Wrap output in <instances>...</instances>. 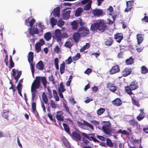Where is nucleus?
<instances>
[{
	"label": "nucleus",
	"mask_w": 148,
	"mask_h": 148,
	"mask_svg": "<svg viewBox=\"0 0 148 148\" xmlns=\"http://www.w3.org/2000/svg\"><path fill=\"white\" fill-rule=\"evenodd\" d=\"M106 23L103 20H99L96 22L92 24L91 25L90 29L91 30L94 32L97 30L103 32L106 28Z\"/></svg>",
	"instance_id": "obj_1"
},
{
	"label": "nucleus",
	"mask_w": 148,
	"mask_h": 148,
	"mask_svg": "<svg viewBox=\"0 0 148 148\" xmlns=\"http://www.w3.org/2000/svg\"><path fill=\"white\" fill-rule=\"evenodd\" d=\"M35 20L34 19H31L30 18L26 20L25 21V24L29 26V27L28 28V30L29 34L34 36V34H38L39 33V31L37 28L36 25H34L33 27V25L35 23Z\"/></svg>",
	"instance_id": "obj_2"
},
{
	"label": "nucleus",
	"mask_w": 148,
	"mask_h": 148,
	"mask_svg": "<svg viewBox=\"0 0 148 148\" xmlns=\"http://www.w3.org/2000/svg\"><path fill=\"white\" fill-rule=\"evenodd\" d=\"M40 84V77L37 76L36 80H34L31 86V91L32 96H35L37 91L36 89L39 88Z\"/></svg>",
	"instance_id": "obj_3"
},
{
	"label": "nucleus",
	"mask_w": 148,
	"mask_h": 148,
	"mask_svg": "<svg viewBox=\"0 0 148 148\" xmlns=\"http://www.w3.org/2000/svg\"><path fill=\"white\" fill-rule=\"evenodd\" d=\"M78 31L80 33L81 36L85 37L89 35L90 33L89 29L85 27L82 26L79 27Z\"/></svg>",
	"instance_id": "obj_4"
},
{
	"label": "nucleus",
	"mask_w": 148,
	"mask_h": 148,
	"mask_svg": "<svg viewBox=\"0 0 148 148\" xmlns=\"http://www.w3.org/2000/svg\"><path fill=\"white\" fill-rule=\"evenodd\" d=\"M92 3V0H82L81 2H79L78 3L80 4L81 3L83 5H84L88 3L84 6V10H88L91 8Z\"/></svg>",
	"instance_id": "obj_5"
},
{
	"label": "nucleus",
	"mask_w": 148,
	"mask_h": 148,
	"mask_svg": "<svg viewBox=\"0 0 148 148\" xmlns=\"http://www.w3.org/2000/svg\"><path fill=\"white\" fill-rule=\"evenodd\" d=\"M54 38L59 42H60L62 40V34L59 29H56L54 33Z\"/></svg>",
	"instance_id": "obj_6"
},
{
	"label": "nucleus",
	"mask_w": 148,
	"mask_h": 148,
	"mask_svg": "<svg viewBox=\"0 0 148 148\" xmlns=\"http://www.w3.org/2000/svg\"><path fill=\"white\" fill-rule=\"evenodd\" d=\"M12 72L13 73L12 75L16 80L15 82H17L21 75V71H18L17 70H16L14 69L12 70Z\"/></svg>",
	"instance_id": "obj_7"
},
{
	"label": "nucleus",
	"mask_w": 148,
	"mask_h": 148,
	"mask_svg": "<svg viewBox=\"0 0 148 148\" xmlns=\"http://www.w3.org/2000/svg\"><path fill=\"white\" fill-rule=\"evenodd\" d=\"M66 9H64L62 11L63 16L64 20H67L70 17L71 11L70 10L66 11Z\"/></svg>",
	"instance_id": "obj_8"
},
{
	"label": "nucleus",
	"mask_w": 148,
	"mask_h": 148,
	"mask_svg": "<svg viewBox=\"0 0 148 148\" xmlns=\"http://www.w3.org/2000/svg\"><path fill=\"white\" fill-rule=\"evenodd\" d=\"M134 3L133 0L126 1L127 8L125 9V11L128 12L130 11L132 9V4Z\"/></svg>",
	"instance_id": "obj_9"
},
{
	"label": "nucleus",
	"mask_w": 148,
	"mask_h": 148,
	"mask_svg": "<svg viewBox=\"0 0 148 148\" xmlns=\"http://www.w3.org/2000/svg\"><path fill=\"white\" fill-rule=\"evenodd\" d=\"M71 136V137H73L75 139V140L77 141L80 140L82 139L80 134L76 131L73 132Z\"/></svg>",
	"instance_id": "obj_10"
},
{
	"label": "nucleus",
	"mask_w": 148,
	"mask_h": 148,
	"mask_svg": "<svg viewBox=\"0 0 148 148\" xmlns=\"http://www.w3.org/2000/svg\"><path fill=\"white\" fill-rule=\"evenodd\" d=\"M81 134L83 136H84L85 138H87L89 140H90L91 139L93 140V141H94L95 142H99V140H97L96 138L92 136H90L89 135H88V134H86V133L84 132H81Z\"/></svg>",
	"instance_id": "obj_11"
},
{
	"label": "nucleus",
	"mask_w": 148,
	"mask_h": 148,
	"mask_svg": "<svg viewBox=\"0 0 148 148\" xmlns=\"http://www.w3.org/2000/svg\"><path fill=\"white\" fill-rule=\"evenodd\" d=\"M129 123L130 125L132 127H134L135 126H136L137 127L139 126V130L140 131L141 130L140 126H139V124L138 123L137 121L135 120L134 119L131 120L129 121Z\"/></svg>",
	"instance_id": "obj_12"
},
{
	"label": "nucleus",
	"mask_w": 148,
	"mask_h": 148,
	"mask_svg": "<svg viewBox=\"0 0 148 148\" xmlns=\"http://www.w3.org/2000/svg\"><path fill=\"white\" fill-rule=\"evenodd\" d=\"M92 12L94 16H100L102 14L103 11L101 9H96L93 10Z\"/></svg>",
	"instance_id": "obj_13"
},
{
	"label": "nucleus",
	"mask_w": 148,
	"mask_h": 148,
	"mask_svg": "<svg viewBox=\"0 0 148 148\" xmlns=\"http://www.w3.org/2000/svg\"><path fill=\"white\" fill-rule=\"evenodd\" d=\"M120 71L119 67L118 65H116L112 67L110 71V73L113 74L119 72Z\"/></svg>",
	"instance_id": "obj_14"
},
{
	"label": "nucleus",
	"mask_w": 148,
	"mask_h": 148,
	"mask_svg": "<svg viewBox=\"0 0 148 148\" xmlns=\"http://www.w3.org/2000/svg\"><path fill=\"white\" fill-rule=\"evenodd\" d=\"M60 8L59 6L57 7L54 10L53 16L55 17L59 18L60 16Z\"/></svg>",
	"instance_id": "obj_15"
},
{
	"label": "nucleus",
	"mask_w": 148,
	"mask_h": 148,
	"mask_svg": "<svg viewBox=\"0 0 148 148\" xmlns=\"http://www.w3.org/2000/svg\"><path fill=\"white\" fill-rule=\"evenodd\" d=\"M62 111L58 112L56 115L57 119L59 121H63L64 120V116L62 114Z\"/></svg>",
	"instance_id": "obj_16"
},
{
	"label": "nucleus",
	"mask_w": 148,
	"mask_h": 148,
	"mask_svg": "<svg viewBox=\"0 0 148 148\" xmlns=\"http://www.w3.org/2000/svg\"><path fill=\"white\" fill-rule=\"evenodd\" d=\"M138 86L137 83L135 82H132L130 85L129 88L130 90H134L138 88Z\"/></svg>",
	"instance_id": "obj_17"
},
{
	"label": "nucleus",
	"mask_w": 148,
	"mask_h": 148,
	"mask_svg": "<svg viewBox=\"0 0 148 148\" xmlns=\"http://www.w3.org/2000/svg\"><path fill=\"white\" fill-rule=\"evenodd\" d=\"M114 38L117 42L120 43L123 39V35L121 33L116 34L114 35Z\"/></svg>",
	"instance_id": "obj_18"
},
{
	"label": "nucleus",
	"mask_w": 148,
	"mask_h": 148,
	"mask_svg": "<svg viewBox=\"0 0 148 148\" xmlns=\"http://www.w3.org/2000/svg\"><path fill=\"white\" fill-rule=\"evenodd\" d=\"M80 36L81 35L79 32L75 33L73 36L74 40L76 43L78 42Z\"/></svg>",
	"instance_id": "obj_19"
},
{
	"label": "nucleus",
	"mask_w": 148,
	"mask_h": 148,
	"mask_svg": "<svg viewBox=\"0 0 148 148\" xmlns=\"http://www.w3.org/2000/svg\"><path fill=\"white\" fill-rule=\"evenodd\" d=\"M132 70L131 69L125 68L122 72V75L124 77L129 75L131 73Z\"/></svg>",
	"instance_id": "obj_20"
},
{
	"label": "nucleus",
	"mask_w": 148,
	"mask_h": 148,
	"mask_svg": "<svg viewBox=\"0 0 148 148\" xmlns=\"http://www.w3.org/2000/svg\"><path fill=\"white\" fill-rule=\"evenodd\" d=\"M36 67L39 70H43L44 67V65L43 62L41 60L39 61L36 64Z\"/></svg>",
	"instance_id": "obj_21"
},
{
	"label": "nucleus",
	"mask_w": 148,
	"mask_h": 148,
	"mask_svg": "<svg viewBox=\"0 0 148 148\" xmlns=\"http://www.w3.org/2000/svg\"><path fill=\"white\" fill-rule=\"evenodd\" d=\"M63 142L67 148H73L65 137H63Z\"/></svg>",
	"instance_id": "obj_22"
},
{
	"label": "nucleus",
	"mask_w": 148,
	"mask_h": 148,
	"mask_svg": "<svg viewBox=\"0 0 148 148\" xmlns=\"http://www.w3.org/2000/svg\"><path fill=\"white\" fill-rule=\"evenodd\" d=\"M2 115L3 117L8 120V117L9 116V111L8 110H4L2 112Z\"/></svg>",
	"instance_id": "obj_23"
},
{
	"label": "nucleus",
	"mask_w": 148,
	"mask_h": 148,
	"mask_svg": "<svg viewBox=\"0 0 148 148\" xmlns=\"http://www.w3.org/2000/svg\"><path fill=\"white\" fill-rule=\"evenodd\" d=\"M102 129L106 134L109 135H111L112 134V132L110 128H108L106 126H102Z\"/></svg>",
	"instance_id": "obj_24"
},
{
	"label": "nucleus",
	"mask_w": 148,
	"mask_h": 148,
	"mask_svg": "<svg viewBox=\"0 0 148 148\" xmlns=\"http://www.w3.org/2000/svg\"><path fill=\"white\" fill-rule=\"evenodd\" d=\"M44 37L47 41H49L51 39V34L49 32H47L44 34Z\"/></svg>",
	"instance_id": "obj_25"
},
{
	"label": "nucleus",
	"mask_w": 148,
	"mask_h": 148,
	"mask_svg": "<svg viewBox=\"0 0 148 148\" xmlns=\"http://www.w3.org/2000/svg\"><path fill=\"white\" fill-rule=\"evenodd\" d=\"M113 104L116 106H119L122 104L121 99L119 98H117L112 101Z\"/></svg>",
	"instance_id": "obj_26"
},
{
	"label": "nucleus",
	"mask_w": 148,
	"mask_h": 148,
	"mask_svg": "<svg viewBox=\"0 0 148 148\" xmlns=\"http://www.w3.org/2000/svg\"><path fill=\"white\" fill-rule=\"evenodd\" d=\"M107 86L110 90L113 92H114L117 89L116 86H113L112 84H108Z\"/></svg>",
	"instance_id": "obj_27"
},
{
	"label": "nucleus",
	"mask_w": 148,
	"mask_h": 148,
	"mask_svg": "<svg viewBox=\"0 0 148 148\" xmlns=\"http://www.w3.org/2000/svg\"><path fill=\"white\" fill-rule=\"evenodd\" d=\"M83 11V9L82 8L79 7L77 8L75 12V16L76 17L79 16Z\"/></svg>",
	"instance_id": "obj_28"
},
{
	"label": "nucleus",
	"mask_w": 148,
	"mask_h": 148,
	"mask_svg": "<svg viewBox=\"0 0 148 148\" xmlns=\"http://www.w3.org/2000/svg\"><path fill=\"white\" fill-rule=\"evenodd\" d=\"M34 53L32 52H29L28 54V59L29 63L33 62V60Z\"/></svg>",
	"instance_id": "obj_29"
},
{
	"label": "nucleus",
	"mask_w": 148,
	"mask_h": 148,
	"mask_svg": "<svg viewBox=\"0 0 148 148\" xmlns=\"http://www.w3.org/2000/svg\"><path fill=\"white\" fill-rule=\"evenodd\" d=\"M63 125L64 127V129L65 131L67 133L70 135L71 136V132L70 131V129L68 126L67 124L65 123H63Z\"/></svg>",
	"instance_id": "obj_30"
},
{
	"label": "nucleus",
	"mask_w": 148,
	"mask_h": 148,
	"mask_svg": "<svg viewBox=\"0 0 148 148\" xmlns=\"http://www.w3.org/2000/svg\"><path fill=\"white\" fill-rule=\"evenodd\" d=\"M138 43V44H140L142 42L143 40V37L142 35L140 34H138L136 36Z\"/></svg>",
	"instance_id": "obj_31"
},
{
	"label": "nucleus",
	"mask_w": 148,
	"mask_h": 148,
	"mask_svg": "<svg viewBox=\"0 0 148 148\" xmlns=\"http://www.w3.org/2000/svg\"><path fill=\"white\" fill-rule=\"evenodd\" d=\"M36 103L35 102H32V107L34 113V114H37V115L38 116V114L36 110Z\"/></svg>",
	"instance_id": "obj_32"
},
{
	"label": "nucleus",
	"mask_w": 148,
	"mask_h": 148,
	"mask_svg": "<svg viewBox=\"0 0 148 148\" xmlns=\"http://www.w3.org/2000/svg\"><path fill=\"white\" fill-rule=\"evenodd\" d=\"M41 82L43 84V86L45 88H46L47 87V81L45 77H41Z\"/></svg>",
	"instance_id": "obj_33"
},
{
	"label": "nucleus",
	"mask_w": 148,
	"mask_h": 148,
	"mask_svg": "<svg viewBox=\"0 0 148 148\" xmlns=\"http://www.w3.org/2000/svg\"><path fill=\"white\" fill-rule=\"evenodd\" d=\"M65 67V64L64 62H63L60 65V72L61 74H62L64 72Z\"/></svg>",
	"instance_id": "obj_34"
},
{
	"label": "nucleus",
	"mask_w": 148,
	"mask_h": 148,
	"mask_svg": "<svg viewBox=\"0 0 148 148\" xmlns=\"http://www.w3.org/2000/svg\"><path fill=\"white\" fill-rule=\"evenodd\" d=\"M42 98L45 104H47L48 101V99L47 95L45 92H43L42 95Z\"/></svg>",
	"instance_id": "obj_35"
},
{
	"label": "nucleus",
	"mask_w": 148,
	"mask_h": 148,
	"mask_svg": "<svg viewBox=\"0 0 148 148\" xmlns=\"http://www.w3.org/2000/svg\"><path fill=\"white\" fill-rule=\"evenodd\" d=\"M113 40L110 38L105 41V44L106 45L111 46L113 43Z\"/></svg>",
	"instance_id": "obj_36"
},
{
	"label": "nucleus",
	"mask_w": 148,
	"mask_h": 148,
	"mask_svg": "<svg viewBox=\"0 0 148 148\" xmlns=\"http://www.w3.org/2000/svg\"><path fill=\"white\" fill-rule=\"evenodd\" d=\"M134 61V59L132 57H130L128 59H127L125 60L126 64L127 65L132 64Z\"/></svg>",
	"instance_id": "obj_37"
},
{
	"label": "nucleus",
	"mask_w": 148,
	"mask_h": 148,
	"mask_svg": "<svg viewBox=\"0 0 148 148\" xmlns=\"http://www.w3.org/2000/svg\"><path fill=\"white\" fill-rule=\"evenodd\" d=\"M72 28L73 29L75 30L77 28V23L75 21H74L71 23Z\"/></svg>",
	"instance_id": "obj_38"
},
{
	"label": "nucleus",
	"mask_w": 148,
	"mask_h": 148,
	"mask_svg": "<svg viewBox=\"0 0 148 148\" xmlns=\"http://www.w3.org/2000/svg\"><path fill=\"white\" fill-rule=\"evenodd\" d=\"M57 22V20L55 19L54 17L51 18L50 19V23L53 27L54 25L56 24Z\"/></svg>",
	"instance_id": "obj_39"
},
{
	"label": "nucleus",
	"mask_w": 148,
	"mask_h": 148,
	"mask_svg": "<svg viewBox=\"0 0 148 148\" xmlns=\"http://www.w3.org/2000/svg\"><path fill=\"white\" fill-rule=\"evenodd\" d=\"M141 72L142 74L147 73L148 72V69L145 66L141 67Z\"/></svg>",
	"instance_id": "obj_40"
},
{
	"label": "nucleus",
	"mask_w": 148,
	"mask_h": 148,
	"mask_svg": "<svg viewBox=\"0 0 148 148\" xmlns=\"http://www.w3.org/2000/svg\"><path fill=\"white\" fill-rule=\"evenodd\" d=\"M106 139L107 145L111 147H113L114 144L111 140L109 138H106Z\"/></svg>",
	"instance_id": "obj_41"
},
{
	"label": "nucleus",
	"mask_w": 148,
	"mask_h": 148,
	"mask_svg": "<svg viewBox=\"0 0 148 148\" xmlns=\"http://www.w3.org/2000/svg\"><path fill=\"white\" fill-rule=\"evenodd\" d=\"M125 90H126V92L128 94H129V95H130L131 96V97L132 98L133 97L132 96V95H134L133 93L132 92V90L129 89V88L128 86H127L125 87Z\"/></svg>",
	"instance_id": "obj_42"
},
{
	"label": "nucleus",
	"mask_w": 148,
	"mask_h": 148,
	"mask_svg": "<svg viewBox=\"0 0 148 148\" xmlns=\"http://www.w3.org/2000/svg\"><path fill=\"white\" fill-rule=\"evenodd\" d=\"M90 47V44L89 43H87L86 44L84 45L83 47L81 48L80 49V52H83L84 50L86 49H87L89 48Z\"/></svg>",
	"instance_id": "obj_43"
},
{
	"label": "nucleus",
	"mask_w": 148,
	"mask_h": 148,
	"mask_svg": "<svg viewBox=\"0 0 148 148\" xmlns=\"http://www.w3.org/2000/svg\"><path fill=\"white\" fill-rule=\"evenodd\" d=\"M83 123H84L85 125L87 126L92 130L94 129V127L92 124L84 120H83Z\"/></svg>",
	"instance_id": "obj_44"
},
{
	"label": "nucleus",
	"mask_w": 148,
	"mask_h": 148,
	"mask_svg": "<svg viewBox=\"0 0 148 148\" xmlns=\"http://www.w3.org/2000/svg\"><path fill=\"white\" fill-rule=\"evenodd\" d=\"M145 114H143V113H140L139 115L137 117V120L140 121L142 120L145 117Z\"/></svg>",
	"instance_id": "obj_45"
},
{
	"label": "nucleus",
	"mask_w": 148,
	"mask_h": 148,
	"mask_svg": "<svg viewBox=\"0 0 148 148\" xmlns=\"http://www.w3.org/2000/svg\"><path fill=\"white\" fill-rule=\"evenodd\" d=\"M10 68H12L14 66V63L12 60V56H10Z\"/></svg>",
	"instance_id": "obj_46"
},
{
	"label": "nucleus",
	"mask_w": 148,
	"mask_h": 148,
	"mask_svg": "<svg viewBox=\"0 0 148 148\" xmlns=\"http://www.w3.org/2000/svg\"><path fill=\"white\" fill-rule=\"evenodd\" d=\"M80 57V53H77L75 56L72 57V59L74 61H76L78 60Z\"/></svg>",
	"instance_id": "obj_47"
},
{
	"label": "nucleus",
	"mask_w": 148,
	"mask_h": 148,
	"mask_svg": "<svg viewBox=\"0 0 148 148\" xmlns=\"http://www.w3.org/2000/svg\"><path fill=\"white\" fill-rule=\"evenodd\" d=\"M132 101L134 105L138 107H139L140 106V105L138 102L137 101L136 99L134 98H132Z\"/></svg>",
	"instance_id": "obj_48"
},
{
	"label": "nucleus",
	"mask_w": 148,
	"mask_h": 148,
	"mask_svg": "<svg viewBox=\"0 0 148 148\" xmlns=\"http://www.w3.org/2000/svg\"><path fill=\"white\" fill-rule=\"evenodd\" d=\"M41 46L36 43L35 45V49L37 52L38 53L41 50Z\"/></svg>",
	"instance_id": "obj_49"
},
{
	"label": "nucleus",
	"mask_w": 148,
	"mask_h": 148,
	"mask_svg": "<svg viewBox=\"0 0 148 148\" xmlns=\"http://www.w3.org/2000/svg\"><path fill=\"white\" fill-rule=\"evenodd\" d=\"M72 44L71 42L69 41H67L64 45V46L66 47L70 48L72 46Z\"/></svg>",
	"instance_id": "obj_50"
},
{
	"label": "nucleus",
	"mask_w": 148,
	"mask_h": 148,
	"mask_svg": "<svg viewBox=\"0 0 148 148\" xmlns=\"http://www.w3.org/2000/svg\"><path fill=\"white\" fill-rule=\"evenodd\" d=\"M60 88H58V91L64 92L65 91V89L64 88V86L62 83L60 84Z\"/></svg>",
	"instance_id": "obj_51"
},
{
	"label": "nucleus",
	"mask_w": 148,
	"mask_h": 148,
	"mask_svg": "<svg viewBox=\"0 0 148 148\" xmlns=\"http://www.w3.org/2000/svg\"><path fill=\"white\" fill-rule=\"evenodd\" d=\"M105 111V109L103 108H100L97 111V113L98 115L102 114Z\"/></svg>",
	"instance_id": "obj_52"
},
{
	"label": "nucleus",
	"mask_w": 148,
	"mask_h": 148,
	"mask_svg": "<svg viewBox=\"0 0 148 148\" xmlns=\"http://www.w3.org/2000/svg\"><path fill=\"white\" fill-rule=\"evenodd\" d=\"M50 104L52 108H56L57 107V104H56L53 100H51Z\"/></svg>",
	"instance_id": "obj_53"
},
{
	"label": "nucleus",
	"mask_w": 148,
	"mask_h": 148,
	"mask_svg": "<svg viewBox=\"0 0 148 148\" xmlns=\"http://www.w3.org/2000/svg\"><path fill=\"white\" fill-rule=\"evenodd\" d=\"M30 66V69H31L32 73H33L34 72V64L32 63V62L29 63Z\"/></svg>",
	"instance_id": "obj_54"
},
{
	"label": "nucleus",
	"mask_w": 148,
	"mask_h": 148,
	"mask_svg": "<svg viewBox=\"0 0 148 148\" xmlns=\"http://www.w3.org/2000/svg\"><path fill=\"white\" fill-rule=\"evenodd\" d=\"M96 137L99 140L103 141H105L106 140V138H104L103 136H101L97 135Z\"/></svg>",
	"instance_id": "obj_55"
},
{
	"label": "nucleus",
	"mask_w": 148,
	"mask_h": 148,
	"mask_svg": "<svg viewBox=\"0 0 148 148\" xmlns=\"http://www.w3.org/2000/svg\"><path fill=\"white\" fill-rule=\"evenodd\" d=\"M64 22L63 21H59L57 25L59 27H61L64 24Z\"/></svg>",
	"instance_id": "obj_56"
},
{
	"label": "nucleus",
	"mask_w": 148,
	"mask_h": 148,
	"mask_svg": "<svg viewBox=\"0 0 148 148\" xmlns=\"http://www.w3.org/2000/svg\"><path fill=\"white\" fill-rule=\"evenodd\" d=\"M49 81L51 82H52L53 84V85L55 84V80L52 75L49 77Z\"/></svg>",
	"instance_id": "obj_57"
},
{
	"label": "nucleus",
	"mask_w": 148,
	"mask_h": 148,
	"mask_svg": "<svg viewBox=\"0 0 148 148\" xmlns=\"http://www.w3.org/2000/svg\"><path fill=\"white\" fill-rule=\"evenodd\" d=\"M72 62V59L71 56L69 57L66 60L65 62L66 64H70Z\"/></svg>",
	"instance_id": "obj_58"
},
{
	"label": "nucleus",
	"mask_w": 148,
	"mask_h": 148,
	"mask_svg": "<svg viewBox=\"0 0 148 148\" xmlns=\"http://www.w3.org/2000/svg\"><path fill=\"white\" fill-rule=\"evenodd\" d=\"M37 43L42 46L45 44V42L43 39H41Z\"/></svg>",
	"instance_id": "obj_59"
},
{
	"label": "nucleus",
	"mask_w": 148,
	"mask_h": 148,
	"mask_svg": "<svg viewBox=\"0 0 148 148\" xmlns=\"http://www.w3.org/2000/svg\"><path fill=\"white\" fill-rule=\"evenodd\" d=\"M69 37L68 34L66 33H63L62 34V39L67 38Z\"/></svg>",
	"instance_id": "obj_60"
},
{
	"label": "nucleus",
	"mask_w": 148,
	"mask_h": 148,
	"mask_svg": "<svg viewBox=\"0 0 148 148\" xmlns=\"http://www.w3.org/2000/svg\"><path fill=\"white\" fill-rule=\"evenodd\" d=\"M60 50V48L57 45L54 49V52L56 53H58Z\"/></svg>",
	"instance_id": "obj_61"
},
{
	"label": "nucleus",
	"mask_w": 148,
	"mask_h": 148,
	"mask_svg": "<svg viewBox=\"0 0 148 148\" xmlns=\"http://www.w3.org/2000/svg\"><path fill=\"white\" fill-rule=\"evenodd\" d=\"M77 124L78 125V126L82 128H84V123H83L82 122H81L78 121L77 122Z\"/></svg>",
	"instance_id": "obj_62"
},
{
	"label": "nucleus",
	"mask_w": 148,
	"mask_h": 148,
	"mask_svg": "<svg viewBox=\"0 0 148 148\" xmlns=\"http://www.w3.org/2000/svg\"><path fill=\"white\" fill-rule=\"evenodd\" d=\"M48 116L49 117V118L53 122H56V121L55 120V119H53L52 116L51 114H48Z\"/></svg>",
	"instance_id": "obj_63"
},
{
	"label": "nucleus",
	"mask_w": 148,
	"mask_h": 148,
	"mask_svg": "<svg viewBox=\"0 0 148 148\" xmlns=\"http://www.w3.org/2000/svg\"><path fill=\"white\" fill-rule=\"evenodd\" d=\"M63 106L64 108H65L66 111L68 112V113H69V109L68 107V106L64 103H63Z\"/></svg>",
	"instance_id": "obj_64"
}]
</instances>
